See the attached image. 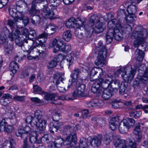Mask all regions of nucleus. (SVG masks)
Wrapping results in <instances>:
<instances>
[{
  "label": "nucleus",
  "instance_id": "774afa93",
  "mask_svg": "<svg viewBox=\"0 0 148 148\" xmlns=\"http://www.w3.org/2000/svg\"><path fill=\"white\" fill-rule=\"evenodd\" d=\"M9 14L12 17L14 18L17 11L15 8H10L8 9Z\"/></svg>",
  "mask_w": 148,
  "mask_h": 148
},
{
  "label": "nucleus",
  "instance_id": "49530a36",
  "mask_svg": "<svg viewBox=\"0 0 148 148\" xmlns=\"http://www.w3.org/2000/svg\"><path fill=\"white\" fill-rule=\"evenodd\" d=\"M112 138L111 136L109 134H106L103 137V143L106 145H109L111 142Z\"/></svg>",
  "mask_w": 148,
  "mask_h": 148
},
{
  "label": "nucleus",
  "instance_id": "f3484780",
  "mask_svg": "<svg viewBox=\"0 0 148 148\" xmlns=\"http://www.w3.org/2000/svg\"><path fill=\"white\" fill-rule=\"evenodd\" d=\"M112 90L110 88H107L104 89L103 91L102 97L105 100L110 99L113 95Z\"/></svg>",
  "mask_w": 148,
  "mask_h": 148
},
{
  "label": "nucleus",
  "instance_id": "864d4df0",
  "mask_svg": "<svg viewBox=\"0 0 148 148\" xmlns=\"http://www.w3.org/2000/svg\"><path fill=\"white\" fill-rule=\"evenodd\" d=\"M57 65V61L53 59L49 62L47 65V66L48 69H50L56 67Z\"/></svg>",
  "mask_w": 148,
  "mask_h": 148
},
{
  "label": "nucleus",
  "instance_id": "aec40b11",
  "mask_svg": "<svg viewBox=\"0 0 148 148\" xmlns=\"http://www.w3.org/2000/svg\"><path fill=\"white\" fill-rule=\"evenodd\" d=\"M91 119L92 123L96 125H99L101 127L105 123V121L101 118H96L95 117H93Z\"/></svg>",
  "mask_w": 148,
  "mask_h": 148
},
{
  "label": "nucleus",
  "instance_id": "4c0bfd02",
  "mask_svg": "<svg viewBox=\"0 0 148 148\" xmlns=\"http://www.w3.org/2000/svg\"><path fill=\"white\" fill-rule=\"evenodd\" d=\"M74 18H73L69 19L66 23V27L69 28H74L77 23L74 21Z\"/></svg>",
  "mask_w": 148,
  "mask_h": 148
},
{
  "label": "nucleus",
  "instance_id": "680f3d73",
  "mask_svg": "<svg viewBox=\"0 0 148 148\" xmlns=\"http://www.w3.org/2000/svg\"><path fill=\"white\" fill-rule=\"evenodd\" d=\"M13 99L15 101L22 102L25 101V96H19L16 95L14 96Z\"/></svg>",
  "mask_w": 148,
  "mask_h": 148
},
{
  "label": "nucleus",
  "instance_id": "dca6fc26",
  "mask_svg": "<svg viewBox=\"0 0 148 148\" xmlns=\"http://www.w3.org/2000/svg\"><path fill=\"white\" fill-rule=\"evenodd\" d=\"M97 73L99 76H98V79L101 78V77L103 75V69L100 68L94 67L92 69L90 72V78H93L95 75Z\"/></svg>",
  "mask_w": 148,
  "mask_h": 148
},
{
  "label": "nucleus",
  "instance_id": "20e7f679",
  "mask_svg": "<svg viewBox=\"0 0 148 148\" xmlns=\"http://www.w3.org/2000/svg\"><path fill=\"white\" fill-rule=\"evenodd\" d=\"M123 31L121 28L108 30L106 34L107 43H110L112 41L113 37L117 41L121 40L123 37Z\"/></svg>",
  "mask_w": 148,
  "mask_h": 148
},
{
  "label": "nucleus",
  "instance_id": "4468645a",
  "mask_svg": "<svg viewBox=\"0 0 148 148\" xmlns=\"http://www.w3.org/2000/svg\"><path fill=\"white\" fill-rule=\"evenodd\" d=\"M119 121L118 117H114L112 118L109 122L110 128L112 130H116L119 123Z\"/></svg>",
  "mask_w": 148,
  "mask_h": 148
},
{
  "label": "nucleus",
  "instance_id": "f704fd0d",
  "mask_svg": "<svg viewBox=\"0 0 148 148\" xmlns=\"http://www.w3.org/2000/svg\"><path fill=\"white\" fill-rule=\"evenodd\" d=\"M136 18V16L135 14H129L126 17V20L127 23H132L133 27Z\"/></svg>",
  "mask_w": 148,
  "mask_h": 148
},
{
  "label": "nucleus",
  "instance_id": "f03ea898",
  "mask_svg": "<svg viewBox=\"0 0 148 148\" xmlns=\"http://www.w3.org/2000/svg\"><path fill=\"white\" fill-rule=\"evenodd\" d=\"M81 73V71L78 68H75L71 75L72 79L71 80H69L66 83H65L64 74L59 72L55 73L53 79L56 81V85L59 91L61 92H63L68 90L72 85L75 86L78 85L82 81V79L79 78Z\"/></svg>",
  "mask_w": 148,
  "mask_h": 148
},
{
  "label": "nucleus",
  "instance_id": "0eeeda50",
  "mask_svg": "<svg viewBox=\"0 0 148 148\" xmlns=\"http://www.w3.org/2000/svg\"><path fill=\"white\" fill-rule=\"evenodd\" d=\"M14 35L16 36L15 42L16 44L18 46L21 47L22 49L24 51H28L29 49H24V42H25V38L22 36V35L21 34L20 32L18 29H16L14 33Z\"/></svg>",
  "mask_w": 148,
  "mask_h": 148
},
{
  "label": "nucleus",
  "instance_id": "052dcab7",
  "mask_svg": "<svg viewBox=\"0 0 148 148\" xmlns=\"http://www.w3.org/2000/svg\"><path fill=\"white\" fill-rule=\"evenodd\" d=\"M64 60H66V61L69 62V64H70L71 63H72L75 60V58H73L71 54H69L66 56L64 55Z\"/></svg>",
  "mask_w": 148,
  "mask_h": 148
},
{
  "label": "nucleus",
  "instance_id": "6e6d98bb",
  "mask_svg": "<svg viewBox=\"0 0 148 148\" xmlns=\"http://www.w3.org/2000/svg\"><path fill=\"white\" fill-rule=\"evenodd\" d=\"M134 141L131 138L129 139V142L128 144L129 148H137L136 143L135 142L134 139L133 138Z\"/></svg>",
  "mask_w": 148,
  "mask_h": 148
},
{
  "label": "nucleus",
  "instance_id": "6ab92c4d",
  "mask_svg": "<svg viewBox=\"0 0 148 148\" xmlns=\"http://www.w3.org/2000/svg\"><path fill=\"white\" fill-rule=\"evenodd\" d=\"M60 126V124L59 123L51 122L49 125V130L51 133L57 132Z\"/></svg>",
  "mask_w": 148,
  "mask_h": 148
},
{
  "label": "nucleus",
  "instance_id": "e2e57ef3",
  "mask_svg": "<svg viewBox=\"0 0 148 148\" xmlns=\"http://www.w3.org/2000/svg\"><path fill=\"white\" fill-rule=\"evenodd\" d=\"M126 14L124 9L120 10L118 12L117 18L120 19L124 16H125Z\"/></svg>",
  "mask_w": 148,
  "mask_h": 148
},
{
  "label": "nucleus",
  "instance_id": "5fc2aeb1",
  "mask_svg": "<svg viewBox=\"0 0 148 148\" xmlns=\"http://www.w3.org/2000/svg\"><path fill=\"white\" fill-rule=\"evenodd\" d=\"M121 103L119 101L114 100L111 103L112 107L114 108H120L121 107Z\"/></svg>",
  "mask_w": 148,
  "mask_h": 148
},
{
  "label": "nucleus",
  "instance_id": "7c9ffc66",
  "mask_svg": "<svg viewBox=\"0 0 148 148\" xmlns=\"http://www.w3.org/2000/svg\"><path fill=\"white\" fill-rule=\"evenodd\" d=\"M124 123L129 128L131 127H133L135 123L134 120L132 118H128L127 119H124L123 121Z\"/></svg>",
  "mask_w": 148,
  "mask_h": 148
},
{
  "label": "nucleus",
  "instance_id": "bf43d9fd",
  "mask_svg": "<svg viewBox=\"0 0 148 148\" xmlns=\"http://www.w3.org/2000/svg\"><path fill=\"white\" fill-rule=\"evenodd\" d=\"M7 124V122L5 119H3L0 122V132H2L4 130L6 125Z\"/></svg>",
  "mask_w": 148,
  "mask_h": 148
},
{
  "label": "nucleus",
  "instance_id": "9b49d317",
  "mask_svg": "<svg viewBox=\"0 0 148 148\" xmlns=\"http://www.w3.org/2000/svg\"><path fill=\"white\" fill-rule=\"evenodd\" d=\"M103 139L102 136L101 135H97L94 136L91 140L90 143L94 147H97L100 145Z\"/></svg>",
  "mask_w": 148,
  "mask_h": 148
},
{
  "label": "nucleus",
  "instance_id": "1a4fd4ad",
  "mask_svg": "<svg viewBox=\"0 0 148 148\" xmlns=\"http://www.w3.org/2000/svg\"><path fill=\"white\" fill-rule=\"evenodd\" d=\"M81 82L80 84L77 86L73 85L71 86L77 88V89L73 93V97L82 96L85 94L86 91V85L84 84H81Z\"/></svg>",
  "mask_w": 148,
  "mask_h": 148
},
{
  "label": "nucleus",
  "instance_id": "c9c22d12",
  "mask_svg": "<svg viewBox=\"0 0 148 148\" xmlns=\"http://www.w3.org/2000/svg\"><path fill=\"white\" fill-rule=\"evenodd\" d=\"M36 133V131H32L30 134L29 140L31 143L33 144L35 143L37 140V136Z\"/></svg>",
  "mask_w": 148,
  "mask_h": 148
},
{
  "label": "nucleus",
  "instance_id": "2eb2a0df",
  "mask_svg": "<svg viewBox=\"0 0 148 148\" xmlns=\"http://www.w3.org/2000/svg\"><path fill=\"white\" fill-rule=\"evenodd\" d=\"M47 124L46 121L43 119L36 121L35 125L37 129L41 131H43L45 129Z\"/></svg>",
  "mask_w": 148,
  "mask_h": 148
},
{
  "label": "nucleus",
  "instance_id": "4be33fe9",
  "mask_svg": "<svg viewBox=\"0 0 148 148\" xmlns=\"http://www.w3.org/2000/svg\"><path fill=\"white\" fill-rule=\"evenodd\" d=\"M3 45L4 47V50L5 53L8 55H10L12 52L13 45L8 42Z\"/></svg>",
  "mask_w": 148,
  "mask_h": 148
},
{
  "label": "nucleus",
  "instance_id": "0e129e2a",
  "mask_svg": "<svg viewBox=\"0 0 148 148\" xmlns=\"http://www.w3.org/2000/svg\"><path fill=\"white\" fill-rule=\"evenodd\" d=\"M111 20L113 24H114L115 27H116V29L121 28V25L119 21H118L115 18H112Z\"/></svg>",
  "mask_w": 148,
  "mask_h": 148
},
{
  "label": "nucleus",
  "instance_id": "09e8293b",
  "mask_svg": "<svg viewBox=\"0 0 148 148\" xmlns=\"http://www.w3.org/2000/svg\"><path fill=\"white\" fill-rule=\"evenodd\" d=\"M24 15L23 13V12L17 11L14 18L18 22V20H21L24 17Z\"/></svg>",
  "mask_w": 148,
  "mask_h": 148
},
{
  "label": "nucleus",
  "instance_id": "79ce46f5",
  "mask_svg": "<svg viewBox=\"0 0 148 148\" xmlns=\"http://www.w3.org/2000/svg\"><path fill=\"white\" fill-rule=\"evenodd\" d=\"M57 97V94L56 93L49 94L45 93L44 94V98L47 100L53 101Z\"/></svg>",
  "mask_w": 148,
  "mask_h": 148
},
{
  "label": "nucleus",
  "instance_id": "8fccbe9b",
  "mask_svg": "<svg viewBox=\"0 0 148 148\" xmlns=\"http://www.w3.org/2000/svg\"><path fill=\"white\" fill-rule=\"evenodd\" d=\"M143 76L141 77L142 79L141 81L143 83H145L148 80V68L143 72Z\"/></svg>",
  "mask_w": 148,
  "mask_h": 148
},
{
  "label": "nucleus",
  "instance_id": "ea45409f",
  "mask_svg": "<svg viewBox=\"0 0 148 148\" xmlns=\"http://www.w3.org/2000/svg\"><path fill=\"white\" fill-rule=\"evenodd\" d=\"M54 142L57 148H60L63 145V139L60 137H57L55 138Z\"/></svg>",
  "mask_w": 148,
  "mask_h": 148
},
{
  "label": "nucleus",
  "instance_id": "13d9d810",
  "mask_svg": "<svg viewBox=\"0 0 148 148\" xmlns=\"http://www.w3.org/2000/svg\"><path fill=\"white\" fill-rule=\"evenodd\" d=\"M50 137L47 134H45L41 138V141L44 144L49 143L50 141Z\"/></svg>",
  "mask_w": 148,
  "mask_h": 148
},
{
  "label": "nucleus",
  "instance_id": "ddd939ff",
  "mask_svg": "<svg viewBox=\"0 0 148 148\" xmlns=\"http://www.w3.org/2000/svg\"><path fill=\"white\" fill-rule=\"evenodd\" d=\"M95 82L93 84L91 88V91L92 92L95 93L97 92L99 90L101 82L103 81V79L102 78H99V79H95Z\"/></svg>",
  "mask_w": 148,
  "mask_h": 148
},
{
  "label": "nucleus",
  "instance_id": "f8f14e48",
  "mask_svg": "<svg viewBox=\"0 0 148 148\" xmlns=\"http://www.w3.org/2000/svg\"><path fill=\"white\" fill-rule=\"evenodd\" d=\"M40 14L42 17L44 18H51L54 15V13L52 10L48 8L43 9L40 10Z\"/></svg>",
  "mask_w": 148,
  "mask_h": 148
},
{
  "label": "nucleus",
  "instance_id": "473e14b6",
  "mask_svg": "<svg viewBox=\"0 0 148 148\" xmlns=\"http://www.w3.org/2000/svg\"><path fill=\"white\" fill-rule=\"evenodd\" d=\"M74 127L70 125H67L64 126L63 128V131L66 134H73L75 133L73 130Z\"/></svg>",
  "mask_w": 148,
  "mask_h": 148
},
{
  "label": "nucleus",
  "instance_id": "5701e85b",
  "mask_svg": "<svg viewBox=\"0 0 148 148\" xmlns=\"http://www.w3.org/2000/svg\"><path fill=\"white\" fill-rule=\"evenodd\" d=\"M99 21L98 17L96 15H93L91 16L89 22L87 25L91 27H93L95 23H96Z\"/></svg>",
  "mask_w": 148,
  "mask_h": 148
},
{
  "label": "nucleus",
  "instance_id": "2f4dec72",
  "mask_svg": "<svg viewBox=\"0 0 148 148\" xmlns=\"http://www.w3.org/2000/svg\"><path fill=\"white\" fill-rule=\"evenodd\" d=\"M129 128L124 123L123 121H121L119 125V130L120 132L122 134L126 133L128 130Z\"/></svg>",
  "mask_w": 148,
  "mask_h": 148
},
{
  "label": "nucleus",
  "instance_id": "69168bd1",
  "mask_svg": "<svg viewBox=\"0 0 148 148\" xmlns=\"http://www.w3.org/2000/svg\"><path fill=\"white\" fill-rule=\"evenodd\" d=\"M76 36L79 38H82L83 37L82 31L79 28H77L75 31Z\"/></svg>",
  "mask_w": 148,
  "mask_h": 148
},
{
  "label": "nucleus",
  "instance_id": "a19ab883",
  "mask_svg": "<svg viewBox=\"0 0 148 148\" xmlns=\"http://www.w3.org/2000/svg\"><path fill=\"white\" fill-rule=\"evenodd\" d=\"M80 114L81 116H80V118L83 119H85L88 118L90 116V114L89 112V111L87 109L83 110L80 112Z\"/></svg>",
  "mask_w": 148,
  "mask_h": 148
},
{
  "label": "nucleus",
  "instance_id": "f257e3e1",
  "mask_svg": "<svg viewBox=\"0 0 148 148\" xmlns=\"http://www.w3.org/2000/svg\"><path fill=\"white\" fill-rule=\"evenodd\" d=\"M147 36V30L140 25L137 26L132 34V37L136 39L134 41V46L136 48L141 46L142 47V50L137 49L135 51V58L136 61L133 69H135V72L138 69L139 72L142 74L147 69L145 65L141 64L140 62L142 61L145 56V53L142 50H145L147 47V43L145 40Z\"/></svg>",
  "mask_w": 148,
  "mask_h": 148
},
{
  "label": "nucleus",
  "instance_id": "cd10ccee",
  "mask_svg": "<svg viewBox=\"0 0 148 148\" xmlns=\"http://www.w3.org/2000/svg\"><path fill=\"white\" fill-rule=\"evenodd\" d=\"M54 114L52 117L53 120L56 122L58 121L61 119L62 113L59 110H56L54 111Z\"/></svg>",
  "mask_w": 148,
  "mask_h": 148
},
{
  "label": "nucleus",
  "instance_id": "412c9836",
  "mask_svg": "<svg viewBox=\"0 0 148 148\" xmlns=\"http://www.w3.org/2000/svg\"><path fill=\"white\" fill-rule=\"evenodd\" d=\"M113 143L115 147H121L125 143V141L123 140H121L119 136H116V138L114 139Z\"/></svg>",
  "mask_w": 148,
  "mask_h": 148
},
{
  "label": "nucleus",
  "instance_id": "58836bf2",
  "mask_svg": "<svg viewBox=\"0 0 148 148\" xmlns=\"http://www.w3.org/2000/svg\"><path fill=\"white\" fill-rule=\"evenodd\" d=\"M36 5L33 3L32 5L31 9L29 11L30 14L32 15H35V14H40V10H37L36 9Z\"/></svg>",
  "mask_w": 148,
  "mask_h": 148
},
{
  "label": "nucleus",
  "instance_id": "7ed1b4c3",
  "mask_svg": "<svg viewBox=\"0 0 148 148\" xmlns=\"http://www.w3.org/2000/svg\"><path fill=\"white\" fill-rule=\"evenodd\" d=\"M48 35V34L46 33H43L39 35L36 40V42L38 45H36L32 46L33 42L32 40H25V42L29 43V44L28 47V48L30 49L29 52H34L35 53L38 54V55L43 53L46 48L44 43L47 41Z\"/></svg>",
  "mask_w": 148,
  "mask_h": 148
},
{
  "label": "nucleus",
  "instance_id": "b1692460",
  "mask_svg": "<svg viewBox=\"0 0 148 148\" xmlns=\"http://www.w3.org/2000/svg\"><path fill=\"white\" fill-rule=\"evenodd\" d=\"M85 30L86 36L88 38L90 37L92 35L93 32L94 31L93 27H91L87 25L85 26Z\"/></svg>",
  "mask_w": 148,
  "mask_h": 148
},
{
  "label": "nucleus",
  "instance_id": "c756f323",
  "mask_svg": "<svg viewBox=\"0 0 148 148\" xmlns=\"http://www.w3.org/2000/svg\"><path fill=\"white\" fill-rule=\"evenodd\" d=\"M17 22H18V21L14 18V20H8L7 23L12 29L20 28V27L19 26L17 25Z\"/></svg>",
  "mask_w": 148,
  "mask_h": 148
},
{
  "label": "nucleus",
  "instance_id": "bb28decb",
  "mask_svg": "<svg viewBox=\"0 0 148 148\" xmlns=\"http://www.w3.org/2000/svg\"><path fill=\"white\" fill-rule=\"evenodd\" d=\"M42 16L40 14L34 15L31 19V22L34 25H37L40 23Z\"/></svg>",
  "mask_w": 148,
  "mask_h": 148
},
{
  "label": "nucleus",
  "instance_id": "72a5a7b5",
  "mask_svg": "<svg viewBox=\"0 0 148 148\" xmlns=\"http://www.w3.org/2000/svg\"><path fill=\"white\" fill-rule=\"evenodd\" d=\"M56 26L54 24H49L47 26L46 30L47 31L50 32V31H51L52 32L49 33H46V32H44V33H46L47 34H48V36H49L52 35L53 33H54L56 31Z\"/></svg>",
  "mask_w": 148,
  "mask_h": 148
},
{
  "label": "nucleus",
  "instance_id": "c03bdc74",
  "mask_svg": "<svg viewBox=\"0 0 148 148\" xmlns=\"http://www.w3.org/2000/svg\"><path fill=\"white\" fill-rule=\"evenodd\" d=\"M127 11L130 14H135L137 11V7L132 3L127 9Z\"/></svg>",
  "mask_w": 148,
  "mask_h": 148
},
{
  "label": "nucleus",
  "instance_id": "e433bc0d",
  "mask_svg": "<svg viewBox=\"0 0 148 148\" xmlns=\"http://www.w3.org/2000/svg\"><path fill=\"white\" fill-rule=\"evenodd\" d=\"M88 141L85 138L80 139L79 143V148H88Z\"/></svg>",
  "mask_w": 148,
  "mask_h": 148
},
{
  "label": "nucleus",
  "instance_id": "de8ad7c7",
  "mask_svg": "<svg viewBox=\"0 0 148 148\" xmlns=\"http://www.w3.org/2000/svg\"><path fill=\"white\" fill-rule=\"evenodd\" d=\"M25 121L27 123L30 124L32 125H35L36 120L35 118H33L31 116H29L26 117Z\"/></svg>",
  "mask_w": 148,
  "mask_h": 148
},
{
  "label": "nucleus",
  "instance_id": "c85d7f7f",
  "mask_svg": "<svg viewBox=\"0 0 148 148\" xmlns=\"http://www.w3.org/2000/svg\"><path fill=\"white\" fill-rule=\"evenodd\" d=\"M94 32L95 33H99L103 30L102 23L100 21L96 23L95 28H94Z\"/></svg>",
  "mask_w": 148,
  "mask_h": 148
},
{
  "label": "nucleus",
  "instance_id": "a18cd8bd",
  "mask_svg": "<svg viewBox=\"0 0 148 148\" xmlns=\"http://www.w3.org/2000/svg\"><path fill=\"white\" fill-rule=\"evenodd\" d=\"M72 35L71 31L67 30L63 34V38L66 41L68 42L71 40Z\"/></svg>",
  "mask_w": 148,
  "mask_h": 148
},
{
  "label": "nucleus",
  "instance_id": "a211bd4d",
  "mask_svg": "<svg viewBox=\"0 0 148 148\" xmlns=\"http://www.w3.org/2000/svg\"><path fill=\"white\" fill-rule=\"evenodd\" d=\"M16 136L18 137L20 136L21 138L24 140L23 144L26 143L28 144L27 139L28 137V134L23 132L22 130H18L15 133Z\"/></svg>",
  "mask_w": 148,
  "mask_h": 148
},
{
  "label": "nucleus",
  "instance_id": "393cba45",
  "mask_svg": "<svg viewBox=\"0 0 148 148\" xmlns=\"http://www.w3.org/2000/svg\"><path fill=\"white\" fill-rule=\"evenodd\" d=\"M19 67L18 64L15 61L11 62L10 64L9 69L13 74H15Z\"/></svg>",
  "mask_w": 148,
  "mask_h": 148
},
{
  "label": "nucleus",
  "instance_id": "6e6552de",
  "mask_svg": "<svg viewBox=\"0 0 148 148\" xmlns=\"http://www.w3.org/2000/svg\"><path fill=\"white\" fill-rule=\"evenodd\" d=\"M102 51L98 52V55L97 59L95 62V64L97 66L101 65L103 66L106 65V58L107 56V50L103 49Z\"/></svg>",
  "mask_w": 148,
  "mask_h": 148
},
{
  "label": "nucleus",
  "instance_id": "39448f33",
  "mask_svg": "<svg viewBox=\"0 0 148 148\" xmlns=\"http://www.w3.org/2000/svg\"><path fill=\"white\" fill-rule=\"evenodd\" d=\"M52 45L54 48L53 52L55 53L58 52L60 48L61 50L64 53L68 52L71 49V45H69L64 44L62 40L61 39H54Z\"/></svg>",
  "mask_w": 148,
  "mask_h": 148
},
{
  "label": "nucleus",
  "instance_id": "3c124183",
  "mask_svg": "<svg viewBox=\"0 0 148 148\" xmlns=\"http://www.w3.org/2000/svg\"><path fill=\"white\" fill-rule=\"evenodd\" d=\"M42 112L40 110L36 111L34 113V117L36 120L38 121L39 120L42 119H41L42 115Z\"/></svg>",
  "mask_w": 148,
  "mask_h": 148
},
{
  "label": "nucleus",
  "instance_id": "a878e982",
  "mask_svg": "<svg viewBox=\"0 0 148 148\" xmlns=\"http://www.w3.org/2000/svg\"><path fill=\"white\" fill-rule=\"evenodd\" d=\"M120 82L118 79H116L112 80L110 82V88L113 91L115 89L117 90L120 86Z\"/></svg>",
  "mask_w": 148,
  "mask_h": 148
},
{
  "label": "nucleus",
  "instance_id": "423d86ee",
  "mask_svg": "<svg viewBox=\"0 0 148 148\" xmlns=\"http://www.w3.org/2000/svg\"><path fill=\"white\" fill-rule=\"evenodd\" d=\"M125 71L122 73L121 76L126 83H130L135 74V69H133L131 65L126 67Z\"/></svg>",
  "mask_w": 148,
  "mask_h": 148
},
{
  "label": "nucleus",
  "instance_id": "338daca9",
  "mask_svg": "<svg viewBox=\"0 0 148 148\" xmlns=\"http://www.w3.org/2000/svg\"><path fill=\"white\" fill-rule=\"evenodd\" d=\"M37 36V35L35 31L32 30L29 32L28 37L29 39H33L34 38H36Z\"/></svg>",
  "mask_w": 148,
  "mask_h": 148
},
{
  "label": "nucleus",
  "instance_id": "603ef678",
  "mask_svg": "<svg viewBox=\"0 0 148 148\" xmlns=\"http://www.w3.org/2000/svg\"><path fill=\"white\" fill-rule=\"evenodd\" d=\"M36 3H39L40 6H43L42 9L48 7V2L47 0H36Z\"/></svg>",
  "mask_w": 148,
  "mask_h": 148
},
{
  "label": "nucleus",
  "instance_id": "4d7b16f0",
  "mask_svg": "<svg viewBox=\"0 0 148 148\" xmlns=\"http://www.w3.org/2000/svg\"><path fill=\"white\" fill-rule=\"evenodd\" d=\"M141 114L142 112L141 111H137L130 113V116L131 117H134L135 118H137L140 117Z\"/></svg>",
  "mask_w": 148,
  "mask_h": 148
},
{
  "label": "nucleus",
  "instance_id": "37998d69",
  "mask_svg": "<svg viewBox=\"0 0 148 148\" xmlns=\"http://www.w3.org/2000/svg\"><path fill=\"white\" fill-rule=\"evenodd\" d=\"M127 86V84L126 82H122L121 83L119 87V93L121 95H123L125 93Z\"/></svg>",
  "mask_w": 148,
  "mask_h": 148
},
{
  "label": "nucleus",
  "instance_id": "9d476101",
  "mask_svg": "<svg viewBox=\"0 0 148 148\" xmlns=\"http://www.w3.org/2000/svg\"><path fill=\"white\" fill-rule=\"evenodd\" d=\"M77 138L76 134L74 133L70 134L66 138L65 141L67 142L66 144L71 147L74 146L76 144Z\"/></svg>",
  "mask_w": 148,
  "mask_h": 148
}]
</instances>
